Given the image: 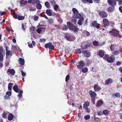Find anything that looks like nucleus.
Here are the masks:
<instances>
[{
	"instance_id": "nucleus-54",
	"label": "nucleus",
	"mask_w": 122,
	"mask_h": 122,
	"mask_svg": "<svg viewBox=\"0 0 122 122\" xmlns=\"http://www.w3.org/2000/svg\"><path fill=\"white\" fill-rule=\"evenodd\" d=\"M4 98L5 99L10 100V97L9 96H8L6 95L4 96Z\"/></svg>"
},
{
	"instance_id": "nucleus-22",
	"label": "nucleus",
	"mask_w": 122,
	"mask_h": 122,
	"mask_svg": "<svg viewBox=\"0 0 122 122\" xmlns=\"http://www.w3.org/2000/svg\"><path fill=\"white\" fill-rule=\"evenodd\" d=\"M7 71L13 76L14 75L15 73V70L13 69H9L7 70Z\"/></svg>"
},
{
	"instance_id": "nucleus-28",
	"label": "nucleus",
	"mask_w": 122,
	"mask_h": 122,
	"mask_svg": "<svg viewBox=\"0 0 122 122\" xmlns=\"http://www.w3.org/2000/svg\"><path fill=\"white\" fill-rule=\"evenodd\" d=\"M19 62L21 65H23L24 64L25 62L24 60L22 58H19Z\"/></svg>"
},
{
	"instance_id": "nucleus-46",
	"label": "nucleus",
	"mask_w": 122,
	"mask_h": 122,
	"mask_svg": "<svg viewBox=\"0 0 122 122\" xmlns=\"http://www.w3.org/2000/svg\"><path fill=\"white\" fill-rule=\"evenodd\" d=\"M51 5H54L56 4V2L55 0H51Z\"/></svg>"
},
{
	"instance_id": "nucleus-18",
	"label": "nucleus",
	"mask_w": 122,
	"mask_h": 122,
	"mask_svg": "<svg viewBox=\"0 0 122 122\" xmlns=\"http://www.w3.org/2000/svg\"><path fill=\"white\" fill-rule=\"evenodd\" d=\"M51 9H47L46 11V13L47 15L49 16H51L53 14Z\"/></svg>"
},
{
	"instance_id": "nucleus-51",
	"label": "nucleus",
	"mask_w": 122,
	"mask_h": 122,
	"mask_svg": "<svg viewBox=\"0 0 122 122\" xmlns=\"http://www.w3.org/2000/svg\"><path fill=\"white\" fill-rule=\"evenodd\" d=\"M29 10L30 11H33L36 10V9H35L34 7H31L29 9Z\"/></svg>"
},
{
	"instance_id": "nucleus-8",
	"label": "nucleus",
	"mask_w": 122,
	"mask_h": 122,
	"mask_svg": "<svg viewBox=\"0 0 122 122\" xmlns=\"http://www.w3.org/2000/svg\"><path fill=\"white\" fill-rule=\"evenodd\" d=\"M100 25L99 24L97 23L96 21L94 20L91 23L90 26L92 27H95L97 29H99L100 27Z\"/></svg>"
},
{
	"instance_id": "nucleus-48",
	"label": "nucleus",
	"mask_w": 122,
	"mask_h": 122,
	"mask_svg": "<svg viewBox=\"0 0 122 122\" xmlns=\"http://www.w3.org/2000/svg\"><path fill=\"white\" fill-rule=\"evenodd\" d=\"M76 53L79 54H80L81 53V51L80 49H76Z\"/></svg>"
},
{
	"instance_id": "nucleus-38",
	"label": "nucleus",
	"mask_w": 122,
	"mask_h": 122,
	"mask_svg": "<svg viewBox=\"0 0 122 122\" xmlns=\"http://www.w3.org/2000/svg\"><path fill=\"white\" fill-rule=\"evenodd\" d=\"M42 7L41 5L40 4H38L36 5V8L38 10L41 9L42 8Z\"/></svg>"
},
{
	"instance_id": "nucleus-59",
	"label": "nucleus",
	"mask_w": 122,
	"mask_h": 122,
	"mask_svg": "<svg viewBox=\"0 0 122 122\" xmlns=\"http://www.w3.org/2000/svg\"><path fill=\"white\" fill-rule=\"evenodd\" d=\"M39 18V17L37 16H36L34 17V20L35 21H37L38 20Z\"/></svg>"
},
{
	"instance_id": "nucleus-7",
	"label": "nucleus",
	"mask_w": 122,
	"mask_h": 122,
	"mask_svg": "<svg viewBox=\"0 0 122 122\" xmlns=\"http://www.w3.org/2000/svg\"><path fill=\"white\" fill-rule=\"evenodd\" d=\"M103 25L104 28L108 26H109V21L107 19L104 18L103 20Z\"/></svg>"
},
{
	"instance_id": "nucleus-5",
	"label": "nucleus",
	"mask_w": 122,
	"mask_h": 122,
	"mask_svg": "<svg viewBox=\"0 0 122 122\" xmlns=\"http://www.w3.org/2000/svg\"><path fill=\"white\" fill-rule=\"evenodd\" d=\"M85 66V63L83 61H81L77 63V66L79 69H81L82 68Z\"/></svg>"
},
{
	"instance_id": "nucleus-39",
	"label": "nucleus",
	"mask_w": 122,
	"mask_h": 122,
	"mask_svg": "<svg viewBox=\"0 0 122 122\" xmlns=\"http://www.w3.org/2000/svg\"><path fill=\"white\" fill-rule=\"evenodd\" d=\"M60 27V25H58L55 24L54 25V27L55 29H56V30L59 29Z\"/></svg>"
},
{
	"instance_id": "nucleus-33",
	"label": "nucleus",
	"mask_w": 122,
	"mask_h": 122,
	"mask_svg": "<svg viewBox=\"0 0 122 122\" xmlns=\"http://www.w3.org/2000/svg\"><path fill=\"white\" fill-rule=\"evenodd\" d=\"M114 95H115V97L117 98H120L121 96V95L119 92H117L114 94H113L112 96H114Z\"/></svg>"
},
{
	"instance_id": "nucleus-32",
	"label": "nucleus",
	"mask_w": 122,
	"mask_h": 122,
	"mask_svg": "<svg viewBox=\"0 0 122 122\" xmlns=\"http://www.w3.org/2000/svg\"><path fill=\"white\" fill-rule=\"evenodd\" d=\"M17 18V19H18L19 20H22L24 19L25 17L24 16L19 15L18 16Z\"/></svg>"
},
{
	"instance_id": "nucleus-14",
	"label": "nucleus",
	"mask_w": 122,
	"mask_h": 122,
	"mask_svg": "<svg viewBox=\"0 0 122 122\" xmlns=\"http://www.w3.org/2000/svg\"><path fill=\"white\" fill-rule=\"evenodd\" d=\"M93 88L94 91L95 92L100 91L101 88L100 86L96 84H95L94 85Z\"/></svg>"
},
{
	"instance_id": "nucleus-35",
	"label": "nucleus",
	"mask_w": 122,
	"mask_h": 122,
	"mask_svg": "<svg viewBox=\"0 0 122 122\" xmlns=\"http://www.w3.org/2000/svg\"><path fill=\"white\" fill-rule=\"evenodd\" d=\"M92 44L94 46H98L99 43L98 41H93Z\"/></svg>"
},
{
	"instance_id": "nucleus-27",
	"label": "nucleus",
	"mask_w": 122,
	"mask_h": 122,
	"mask_svg": "<svg viewBox=\"0 0 122 122\" xmlns=\"http://www.w3.org/2000/svg\"><path fill=\"white\" fill-rule=\"evenodd\" d=\"M90 105V103L88 102H85L83 105V107L84 108H86L88 107Z\"/></svg>"
},
{
	"instance_id": "nucleus-23",
	"label": "nucleus",
	"mask_w": 122,
	"mask_h": 122,
	"mask_svg": "<svg viewBox=\"0 0 122 122\" xmlns=\"http://www.w3.org/2000/svg\"><path fill=\"white\" fill-rule=\"evenodd\" d=\"M20 3L21 6H23L27 4V1H24V0H22L20 1Z\"/></svg>"
},
{
	"instance_id": "nucleus-4",
	"label": "nucleus",
	"mask_w": 122,
	"mask_h": 122,
	"mask_svg": "<svg viewBox=\"0 0 122 122\" xmlns=\"http://www.w3.org/2000/svg\"><path fill=\"white\" fill-rule=\"evenodd\" d=\"M45 47L46 48H49V50H53L55 48L54 46L52 45V43L51 42L46 44L45 46Z\"/></svg>"
},
{
	"instance_id": "nucleus-20",
	"label": "nucleus",
	"mask_w": 122,
	"mask_h": 122,
	"mask_svg": "<svg viewBox=\"0 0 122 122\" xmlns=\"http://www.w3.org/2000/svg\"><path fill=\"white\" fill-rule=\"evenodd\" d=\"M103 103L102 101L99 100L97 101V103L96 106L97 107H100L103 104Z\"/></svg>"
},
{
	"instance_id": "nucleus-17",
	"label": "nucleus",
	"mask_w": 122,
	"mask_h": 122,
	"mask_svg": "<svg viewBox=\"0 0 122 122\" xmlns=\"http://www.w3.org/2000/svg\"><path fill=\"white\" fill-rule=\"evenodd\" d=\"M113 82L112 79L111 78H109L105 82V83L106 85H108L109 84Z\"/></svg>"
},
{
	"instance_id": "nucleus-61",
	"label": "nucleus",
	"mask_w": 122,
	"mask_h": 122,
	"mask_svg": "<svg viewBox=\"0 0 122 122\" xmlns=\"http://www.w3.org/2000/svg\"><path fill=\"white\" fill-rule=\"evenodd\" d=\"M94 2L96 3H100V0H93Z\"/></svg>"
},
{
	"instance_id": "nucleus-45",
	"label": "nucleus",
	"mask_w": 122,
	"mask_h": 122,
	"mask_svg": "<svg viewBox=\"0 0 122 122\" xmlns=\"http://www.w3.org/2000/svg\"><path fill=\"white\" fill-rule=\"evenodd\" d=\"M90 116L89 115H87L84 116V118L85 120H87L90 118Z\"/></svg>"
},
{
	"instance_id": "nucleus-13",
	"label": "nucleus",
	"mask_w": 122,
	"mask_h": 122,
	"mask_svg": "<svg viewBox=\"0 0 122 122\" xmlns=\"http://www.w3.org/2000/svg\"><path fill=\"white\" fill-rule=\"evenodd\" d=\"M3 51V48L2 47H0V61H3V60L2 53Z\"/></svg>"
},
{
	"instance_id": "nucleus-56",
	"label": "nucleus",
	"mask_w": 122,
	"mask_h": 122,
	"mask_svg": "<svg viewBox=\"0 0 122 122\" xmlns=\"http://www.w3.org/2000/svg\"><path fill=\"white\" fill-rule=\"evenodd\" d=\"M11 93L10 92H7L6 93V95L9 96H10L11 95Z\"/></svg>"
},
{
	"instance_id": "nucleus-9",
	"label": "nucleus",
	"mask_w": 122,
	"mask_h": 122,
	"mask_svg": "<svg viewBox=\"0 0 122 122\" xmlns=\"http://www.w3.org/2000/svg\"><path fill=\"white\" fill-rule=\"evenodd\" d=\"M115 60L114 56L112 55L111 56H109L107 61L109 63H112Z\"/></svg>"
},
{
	"instance_id": "nucleus-44",
	"label": "nucleus",
	"mask_w": 122,
	"mask_h": 122,
	"mask_svg": "<svg viewBox=\"0 0 122 122\" xmlns=\"http://www.w3.org/2000/svg\"><path fill=\"white\" fill-rule=\"evenodd\" d=\"M96 115H94L93 118L94 120L96 121H100V119L99 118L96 117L95 116Z\"/></svg>"
},
{
	"instance_id": "nucleus-25",
	"label": "nucleus",
	"mask_w": 122,
	"mask_h": 122,
	"mask_svg": "<svg viewBox=\"0 0 122 122\" xmlns=\"http://www.w3.org/2000/svg\"><path fill=\"white\" fill-rule=\"evenodd\" d=\"M105 55V53L103 51H100L98 53V56L101 58L103 57Z\"/></svg>"
},
{
	"instance_id": "nucleus-6",
	"label": "nucleus",
	"mask_w": 122,
	"mask_h": 122,
	"mask_svg": "<svg viewBox=\"0 0 122 122\" xmlns=\"http://www.w3.org/2000/svg\"><path fill=\"white\" fill-rule=\"evenodd\" d=\"M98 14L100 17L102 18L107 17L108 15L107 13L104 11H99Z\"/></svg>"
},
{
	"instance_id": "nucleus-21",
	"label": "nucleus",
	"mask_w": 122,
	"mask_h": 122,
	"mask_svg": "<svg viewBox=\"0 0 122 122\" xmlns=\"http://www.w3.org/2000/svg\"><path fill=\"white\" fill-rule=\"evenodd\" d=\"M5 50L6 51V56H12V52L10 51H8L7 49V46H6Z\"/></svg>"
},
{
	"instance_id": "nucleus-55",
	"label": "nucleus",
	"mask_w": 122,
	"mask_h": 122,
	"mask_svg": "<svg viewBox=\"0 0 122 122\" xmlns=\"http://www.w3.org/2000/svg\"><path fill=\"white\" fill-rule=\"evenodd\" d=\"M6 114L5 112H4L2 114V117L4 118H5L6 117Z\"/></svg>"
},
{
	"instance_id": "nucleus-30",
	"label": "nucleus",
	"mask_w": 122,
	"mask_h": 122,
	"mask_svg": "<svg viewBox=\"0 0 122 122\" xmlns=\"http://www.w3.org/2000/svg\"><path fill=\"white\" fill-rule=\"evenodd\" d=\"M109 112L108 110H105L103 111V113L104 115H107L109 113Z\"/></svg>"
},
{
	"instance_id": "nucleus-52",
	"label": "nucleus",
	"mask_w": 122,
	"mask_h": 122,
	"mask_svg": "<svg viewBox=\"0 0 122 122\" xmlns=\"http://www.w3.org/2000/svg\"><path fill=\"white\" fill-rule=\"evenodd\" d=\"M114 45H113L112 44L110 48L111 51H113L114 50Z\"/></svg>"
},
{
	"instance_id": "nucleus-50",
	"label": "nucleus",
	"mask_w": 122,
	"mask_h": 122,
	"mask_svg": "<svg viewBox=\"0 0 122 122\" xmlns=\"http://www.w3.org/2000/svg\"><path fill=\"white\" fill-rule=\"evenodd\" d=\"M35 28L33 26H31L30 28V30H31V31L33 32L35 30Z\"/></svg>"
},
{
	"instance_id": "nucleus-29",
	"label": "nucleus",
	"mask_w": 122,
	"mask_h": 122,
	"mask_svg": "<svg viewBox=\"0 0 122 122\" xmlns=\"http://www.w3.org/2000/svg\"><path fill=\"white\" fill-rule=\"evenodd\" d=\"M46 7L48 9H49L51 8V6L49 3L48 1H46L45 3Z\"/></svg>"
},
{
	"instance_id": "nucleus-57",
	"label": "nucleus",
	"mask_w": 122,
	"mask_h": 122,
	"mask_svg": "<svg viewBox=\"0 0 122 122\" xmlns=\"http://www.w3.org/2000/svg\"><path fill=\"white\" fill-rule=\"evenodd\" d=\"M95 98H91V100L92 102L93 103V104L94 105L95 104Z\"/></svg>"
},
{
	"instance_id": "nucleus-34",
	"label": "nucleus",
	"mask_w": 122,
	"mask_h": 122,
	"mask_svg": "<svg viewBox=\"0 0 122 122\" xmlns=\"http://www.w3.org/2000/svg\"><path fill=\"white\" fill-rule=\"evenodd\" d=\"M18 93L19 94L17 95L18 97H19V98H21L22 96V94L23 93V90H21Z\"/></svg>"
},
{
	"instance_id": "nucleus-3",
	"label": "nucleus",
	"mask_w": 122,
	"mask_h": 122,
	"mask_svg": "<svg viewBox=\"0 0 122 122\" xmlns=\"http://www.w3.org/2000/svg\"><path fill=\"white\" fill-rule=\"evenodd\" d=\"M109 33L111 36L117 37L119 33V31L116 29H113L109 31Z\"/></svg>"
},
{
	"instance_id": "nucleus-2",
	"label": "nucleus",
	"mask_w": 122,
	"mask_h": 122,
	"mask_svg": "<svg viewBox=\"0 0 122 122\" xmlns=\"http://www.w3.org/2000/svg\"><path fill=\"white\" fill-rule=\"evenodd\" d=\"M72 11L73 12V14L72 16L73 18L78 19L81 18V15L78 13V10L76 8H73Z\"/></svg>"
},
{
	"instance_id": "nucleus-60",
	"label": "nucleus",
	"mask_w": 122,
	"mask_h": 122,
	"mask_svg": "<svg viewBox=\"0 0 122 122\" xmlns=\"http://www.w3.org/2000/svg\"><path fill=\"white\" fill-rule=\"evenodd\" d=\"M85 109H86V112H89L91 111L90 108H88V107L86 108H85Z\"/></svg>"
},
{
	"instance_id": "nucleus-19",
	"label": "nucleus",
	"mask_w": 122,
	"mask_h": 122,
	"mask_svg": "<svg viewBox=\"0 0 122 122\" xmlns=\"http://www.w3.org/2000/svg\"><path fill=\"white\" fill-rule=\"evenodd\" d=\"M115 6H109L107 9V10L109 12H113L115 9Z\"/></svg>"
},
{
	"instance_id": "nucleus-40",
	"label": "nucleus",
	"mask_w": 122,
	"mask_h": 122,
	"mask_svg": "<svg viewBox=\"0 0 122 122\" xmlns=\"http://www.w3.org/2000/svg\"><path fill=\"white\" fill-rule=\"evenodd\" d=\"M68 26H67L66 25H64L62 28V29L64 31L67 30L68 29Z\"/></svg>"
},
{
	"instance_id": "nucleus-62",
	"label": "nucleus",
	"mask_w": 122,
	"mask_h": 122,
	"mask_svg": "<svg viewBox=\"0 0 122 122\" xmlns=\"http://www.w3.org/2000/svg\"><path fill=\"white\" fill-rule=\"evenodd\" d=\"M71 62L73 64H74V63H75L76 61V60L75 59H72L71 60Z\"/></svg>"
},
{
	"instance_id": "nucleus-41",
	"label": "nucleus",
	"mask_w": 122,
	"mask_h": 122,
	"mask_svg": "<svg viewBox=\"0 0 122 122\" xmlns=\"http://www.w3.org/2000/svg\"><path fill=\"white\" fill-rule=\"evenodd\" d=\"M59 7V6L57 5H55L53 6V8L55 11H57Z\"/></svg>"
},
{
	"instance_id": "nucleus-16",
	"label": "nucleus",
	"mask_w": 122,
	"mask_h": 122,
	"mask_svg": "<svg viewBox=\"0 0 122 122\" xmlns=\"http://www.w3.org/2000/svg\"><path fill=\"white\" fill-rule=\"evenodd\" d=\"M14 90L16 92H19L21 90H19L17 85H15L13 87Z\"/></svg>"
},
{
	"instance_id": "nucleus-26",
	"label": "nucleus",
	"mask_w": 122,
	"mask_h": 122,
	"mask_svg": "<svg viewBox=\"0 0 122 122\" xmlns=\"http://www.w3.org/2000/svg\"><path fill=\"white\" fill-rule=\"evenodd\" d=\"M14 116L12 113H10L9 114L8 116V119L9 121H11L14 118Z\"/></svg>"
},
{
	"instance_id": "nucleus-1",
	"label": "nucleus",
	"mask_w": 122,
	"mask_h": 122,
	"mask_svg": "<svg viewBox=\"0 0 122 122\" xmlns=\"http://www.w3.org/2000/svg\"><path fill=\"white\" fill-rule=\"evenodd\" d=\"M67 25L69 29L74 31L75 33H76L78 32L79 29L77 26H76L71 22H67Z\"/></svg>"
},
{
	"instance_id": "nucleus-36",
	"label": "nucleus",
	"mask_w": 122,
	"mask_h": 122,
	"mask_svg": "<svg viewBox=\"0 0 122 122\" xmlns=\"http://www.w3.org/2000/svg\"><path fill=\"white\" fill-rule=\"evenodd\" d=\"M88 69L86 67L83 68L82 69V72L84 73L88 71Z\"/></svg>"
},
{
	"instance_id": "nucleus-15",
	"label": "nucleus",
	"mask_w": 122,
	"mask_h": 122,
	"mask_svg": "<svg viewBox=\"0 0 122 122\" xmlns=\"http://www.w3.org/2000/svg\"><path fill=\"white\" fill-rule=\"evenodd\" d=\"M64 36L68 41H70V40L71 37V36L69 33H65L64 34Z\"/></svg>"
},
{
	"instance_id": "nucleus-42",
	"label": "nucleus",
	"mask_w": 122,
	"mask_h": 122,
	"mask_svg": "<svg viewBox=\"0 0 122 122\" xmlns=\"http://www.w3.org/2000/svg\"><path fill=\"white\" fill-rule=\"evenodd\" d=\"M109 55L107 54H105L104 55V57L103 58L104 60H107V59L109 57Z\"/></svg>"
},
{
	"instance_id": "nucleus-63",
	"label": "nucleus",
	"mask_w": 122,
	"mask_h": 122,
	"mask_svg": "<svg viewBox=\"0 0 122 122\" xmlns=\"http://www.w3.org/2000/svg\"><path fill=\"white\" fill-rule=\"evenodd\" d=\"M88 2L89 3H92L93 2L92 0H86V2Z\"/></svg>"
},
{
	"instance_id": "nucleus-58",
	"label": "nucleus",
	"mask_w": 122,
	"mask_h": 122,
	"mask_svg": "<svg viewBox=\"0 0 122 122\" xmlns=\"http://www.w3.org/2000/svg\"><path fill=\"white\" fill-rule=\"evenodd\" d=\"M21 75L23 76H25L26 75V73L25 72H24L23 71H21Z\"/></svg>"
},
{
	"instance_id": "nucleus-11",
	"label": "nucleus",
	"mask_w": 122,
	"mask_h": 122,
	"mask_svg": "<svg viewBox=\"0 0 122 122\" xmlns=\"http://www.w3.org/2000/svg\"><path fill=\"white\" fill-rule=\"evenodd\" d=\"M89 93L91 98H95V97L97 96V94L95 91H93L91 90L89 91Z\"/></svg>"
},
{
	"instance_id": "nucleus-43",
	"label": "nucleus",
	"mask_w": 122,
	"mask_h": 122,
	"mask_svg": "<svg viewBox=\"0 0 122 122\" xmlns=\"http://www.w3.org/2000/svg\"><path fill=\"white\" fill-rule=\"evenodd\" d=\"M12 14L13 15V17L15 19H18V16L15 13V11H13V13H12Z\"/></svg>"
},
{
	"instance_id": "nucleus-64",
	"label": "nucleus",
	"mask_w": 122,
	"mask_h": 122,
	"mask_svg": "<svg viewBox=\"0 0 122 122\" xmlns=\"http://www.w3.org/2000/svg\"><path fill=\"white\" fill-rule=\"evenodd\" d=\"M119 10L122 13V6H120L119 7Z\"/></svg>"
},
{
	"instance_id": "nucleus-10",
	"label": "nucleus",
	"mask_w": 122,
	"mask_h": 122,
	"mask_svg": "<svg viewBox=\"0 0 122 122\" xmlns=\"http://www.w3.org/2000/svg\"><path fill=\"white\" fill-rule=\"evenodd\" d=\"M107 3L109 5L114 6H116L117 4L116 1L115 0H108Z\"/></svg>"
},
{
	"instance_id": "nucleus-47",
	"label": "nucleus",
	"mask_w": 122,
	"mask_h": 122,
	"mask_svg": "<svg viewBox=\"0 0 122 122\" xmlns=\"http://www.w3.org/2000/svg\"><path fill=\"white\" fill-rule=\"evenodd\" d=\"M103 114V112L102 111H99L97 112V114L99 116H102Z\"/></svg>"
},
{
	"instance_id": "nucleus-31",
	"label": "nucleus",
	"mask_w": 122,
	"mask_h": 122,
	"mask_svg": "<svg viewBox=\"0 0 122 122\" xmlns=\"http://www.w3.org/2000/svg\"><path fill=\"white\" fill-rule=\"evenodd\" d=\"M13 84L12 83H9L8 85V89L9 90L11 91L12 89V87L13 86Z\"/></svg>"
},
{
	"instance_id": "nucleus-24",
	"label": "nucleus",
	"mask_w": 122,
	"mask_h": 122,
	"mask_svg": "<svg viewBox=\"0 0 122 122\" xmlns=\"http://www.w3.org/2000/svg\"><path fill=\"white\" fill-rule=\"evenodd\" d=\"M46 28L44 27H40L38 28L37 30V31L38 34H40L41 31H42L43 30H45Z\"/></svg>"
},
{
	"instance_id": "nucleus-53",
	"label": "nucleus",
	"mask_w": 122,
	"mask_h": 122,
	"mask_svg": "<svg viewBox=\"0 0 122 122\" xmlns=\"http://www.w3.org/2000/svg\"><path fill=\"white\" fill-rule=\"evenodd\" d=\"M58 21L60 24H61L63 22L61 18H58Z\"/></svg>"
},
{
	"instance_id": "nucleus-37",
	"label": "nucleus",
	"mask_w": 122,
	"mask_h": 122,
	"mask_svg": "<svg viewBox=\"0 0 122 122\" xmlns=\"http://www.w3.org/2000/svg\"><path fill=\"white\" fill-rule=\"evenodd\" d=\"M120 52L119 51V50H117V51H114L112 53L113 54L115 55H117V54H118Z\"/></svg>"
},
{
	"instance_id": "nucleus-12",
	"label": "nucleus",
	"mask_w": 122,
	"mask_h": 122,
	"mask_svg": "<svg viewBox=\"0 0 122 122\" xmlns=\"http://www.w3.org/2000/svg\"><path fill=\"white\" fill-rule=\"evenodd\" d=\"M81 52L83 54H84V56L86 57H88L90 56V53L86 50H84L82 51Z\"/></svg>"
},
{
	"instance_id": "nucleus-49",
	"label": "nucleus",
	"mask_w": 122,
	"mask_h": 122,
	"mask_svg": "<svg viewBox=\"0 0 122 122\" xmlns=\"http://www.w3.org/2000/svg\"><path fill=\"white\" fill-rule=\"evenodd\" d=\"M70 78V76L69 75H67L66 76V79L65 81L66 82H67L69 80Z\"/></svg>"
}]
</instances>
